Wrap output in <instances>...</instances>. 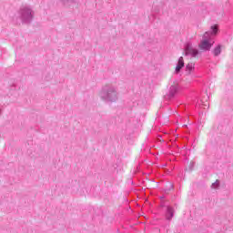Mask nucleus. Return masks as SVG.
I'll list each match as a JSON object with an SVG mask.
<instances>
[{"instance_id": "obj_1", "label": "nucleus", "mask_w": 233, "mask_h": 233, "mask_svg": "<svg viewBox=\"0 0 233 233\" xmlns=\"http://www.w3.org/2000/svg\"><path fill=\"white\" fill-rule=\"evenodd\" d=\"M98 96L104 103H107L109 105H112V103H117L119 99V92H117V88L110 84H106L102 86Z\"/></svg>"}, {"instance_id": "obj_2", "label": "nucleus", "mask_w": 233, "mask_h": 233, "mask_svg": "<svg viewBox=\"0 0 233 233\" xmlns=\"http://www.w3.org/2000/svg\"><path fill=\"white\" fill-rule=\"evenodd\" d=\"M219 32V28L218 25H214L211 26L210 31H207L203 36L200 44L198 45V48H200L203 52H210V48L214 46V42H212V36L218 35Z\"/></svg>"}, {"instance_id": "obj_3", "label": "nucleus", "mask_w": 233, "mask_h": 233, "mask_svg": "<svg viewBox=\"0 0 233 233\" xmlns=\"http://www.w3.org/2000/svg\"><path fill=\"white\" fill-rule=\"evenodd\" d=\"M18 14L23 25H30L34 21V10L28 6L20 8Z\"/></svg>"}, {"instance_id": "obj_4", "label": "nucleus", "mask_w": 233, "mask_h": 233, "mask_svg": "<svg viewBox=\"0 0 233 233\" xmlns=\"http://www.w3.org/2000/svg\"><path fill=\"white\" fill-rule=\"evenodd\" d=\"M198 54H199V49L194 48V46H192V43L187 42L185 44L184 56H191V57H198Z\"/></svg>"}, {"instance_id": "obj_5", "label": "nucleus", "mask_w": 233, "mask_h": 233, "mask_svg": "<svg viewBox=\"0 0 233 233\" xmlns=\"http://www.w3.org/2000/svg\"><path fill=\"white\" fill-rule=\"evenodd\" d=\"M179 92V86L177 85H173L170 86L169 91L167 95L164 96V99L166 101H172L174 97H176V95Z\"/></svg>"}, {"instance_id": "obj_6", "label": "nucleus", "mask_w": 233, "mask_h": 233, "mask_svg": "<svg viewBox=\"0 0 233 233\" xmlns=\"http://www.w3.org/2000/svg\"><path fill=\"white\" fill-rule=\"evenodd\" d=\"M183 68H185V60L183 59V56H180L175 69L176 74H179Z\"/></svg>"}, {"instance_id": "obj_7", "label": "nucleus", "mask_w": 233, "mask_h": 233, "mask_svg": "<svg viewBox=\"0 0 233 233\" xmlns=\"http://www.w3.org/2000/svg\"><path fill=\"white\" fill-rule=\"evenodd\" d=\"M172 218H174V208L167 206L166 219H167V221H171Z\"/></svg>"}, {"instance_id": "obj_8", "label": "nucleus", "mask_w": 233, "mask_h": 233, "mask_svg": "<svg viewBox=\"0 0 233 233\" xmlns=\"http://www.w3.org/2000/svg\"><path fill=\"white\" fill-rule=\"evenodd\" d=\"M223 46H221V44H218L214 49H213V55L215 56V57H218V56L221 55V47Z\"/></svg>"}, {"instance_id": "obj_9", "label": "nucleus", "mask_w": 233, "mask_h": 233, "mask_svg": "<svg viewBox=\"0 0 233 233\" xmlns=\"http://www.w3.org/2000/svg\"><path fill=\"white\" fill-rule=\"evenodd\" d=\"M61 3L64 5V6H72V5H76V0H61Z\"/></svg>"}, {"instance_id": "obj_10", "label": "nucleus", "mask_w": 233, "mask_h": 233, "mask_svg": "<svg viewBox=\"0 0 233 233\" xmlns=\"http://www.w3.org/2000/svg\"><path fill=\"white\" fill-rule=\"evenodd\" d=\"M195 64L194 63H188L186 66V72H187L188 74H192V72H194L195 70Z\"/></svg>"}, {"instance_id": "obj_11", "label": "nucleus", "mask_w": 233, "mask_h": 233, "mask_svg": "<svg viewBox=\"0 0 233 233\" xmlns=\"http://www.w3.org/2000/svg\"><path fill=\"white\" fill-rule=\"evenodd\" d=\"M218 187H219V180H216V182L211 185V188H218Z\"/></svg>"}, {"instance_id": "obj_12", "label": "nucleus", "mask_w": 233, "mask_h": 233, "mask_svg": "<svg viewBox=\"0 0 233 233\" xmlns=\"http://www.w3.org/2000/svg\"><path fill=\"white\" fill-rule=\"evenodd\" d=\"M194 165H196L195 162H190L189 167H188L189 172H192L194 170Z\"/></svg>"}, {"instance_id": "obj_13", "label": "nucleus", "mask_w": 233, "mask_h": 233, "mask_svg": "<svg viewBox=\"0 0 233 233\" xmlns=\"http://www.w3.org/2000/svg\"><path fill=\"white\" fill-rule=\"evenodd\" d=\"M165 207H167V201L162 200V201L160 202V208H165Z\"/></svg>"}, {"instance_id": "obj_14", "label": "nucleus", "mask_w": 233, "mask_h": 233, "mask_svg": "<svg viewBox=\"0 0 233 233\" xmlns=\"http://www.w3.org/2000/svg\"><path fill=\"white\" fill-rule=\"evenodd\" d=\"M160 199L163 201V199H165V196L160 197Z\"/></svg>"}]
</instances>
